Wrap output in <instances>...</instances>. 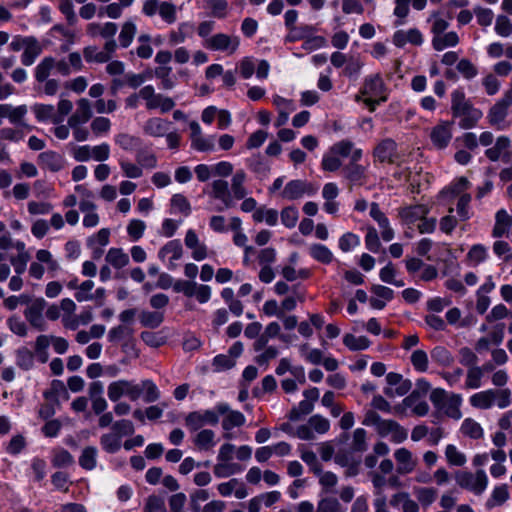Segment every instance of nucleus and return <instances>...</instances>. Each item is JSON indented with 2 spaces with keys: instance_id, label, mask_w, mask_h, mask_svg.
<instances>
[{
  "instance_id": "obj_1",
  "label": "nucleus",
  "mask_w": 512,
  "mask_h": 512,
  "mask_svg": "<svg viewBox=\"0 0 512 512\" xmlns=\"http://www.w3.org/2000/svg\"><path fill=\"white\" fill-rule=\"evenodd\" d=\"M234 456L240 461H248L252 456V448L248 445L236 447L230 442L223 443L218 451L214 474L218 478H226L243 471V467L233 462Z\"/></svg>"
},
{
  "instance_id": "obj_2",
  "label": "nucleus",
  "mask_w": 512,
  "mask_h": 512,
  "mask_svg": "<svg viewBox=\"0 0 512 512\" xmlns=\"http://www.w3.org/2000/svg\"><path fill=\"white\" fill-rule=\"evenodd\" d=\"M430 400L434 407L442 414L454 420L462 418V396L456 393H448L442 388H435L430 393Z\"/></svg>"
},
{
  "instance_id": "obj_3",
  "label": "nucleus",
  "mask_w": 512,
  "mask_h": 512,
  "mask_svg": "<svg viewBox=\"0 0 512 512\" xmlns=\"http://www.w3.org/2000/svg\"><path fill=\"white\" fill-rule=\"evenodd\" d=\"M469 403L472 407L481 410L490 409L494 405L504 409L511 403V392L509 389H487L471 395Z\"/></svg>"
},
{
  "instance_id": "obj_4",
  "label": "nucleus",
  "mask_w": 512,
  "mask_h": 512,
  "mask_svg": "<svg viewBox=\"0 0 512 512\" xmlns=\"http://www.w3.org/2000/svg\"><path fill=\"white\" fill-rule=\"evenodd\" d=\"M385 85L379 74L367 76L364 79L360 94L355 96V101H363L364 104L374 111L376 106L386 100L384 96Z\"/></svg>"
},
{
  "instance_id": "obj_5",
  "label": "nucleus",
  "mask_w": 512,
  "mask_h": 512,
  "mask_svg": "<svg viewBox=\"0 0 512 512\" xmlns=\"http://www.w3.org/2000/svg\"><path fill=\"white\" fill-rule=\"evenodd\" d=\"M355 145L350 140H341L333 144L323 155L321 167L325 171L334 172L342 166L341 158H349Z\"/></svg>"
},
{
  "instance_id": "obj_6",
  "label": "nucleus",
  "mask_w": 512,
  "mask_h": 512,
  "mask_svg": "<svg viewBox=\"0 0 512 512\" xmlns=\"http://www.w3.org/2000/svg\"><path fill=\"white\" fill-rule=\"evenodd\" d=\"M457 484L475 495H481L488 487V476L483 469L476 472H460L456 475Z\"/></svg>"
},
{
  "instance_id": "obj_7",
  "label": "nucleus",
  "mask_w": 512,
  "mask_h": 512,
  "mask_svg": "<svg viewBox=\"0 0 512 512\" xmlns=\"http://www.w3.org/2000/svg\"><path fill=\"white\" fill-rule=\"evenodd\" d=\"M107 395L112 402H117L122 397L136 401L141 396V390L135 381L119 379L108 385Z\"/></svg>"
},
{
  "instance_id": "obj_8",
  "label": "nucleus",
  "mask_w": 512,
  "mask_h": 512,
  "mask_svg": "<svg viewBox=\"0 0 512 512\" xmlns=\"http://www.w3.org/2000/svg\"><path fill=\"white\" fill-rule=\"evenodd\" d=\"M511 105L510 96H502L497 100L487 113L489 124L499 131L506 130L510 126L507 116Z\"/></svg>"
},
{
  "instance_id": "obj_9",
  "label": "nucleus",
  "mask_w": 512,
  "mask_h": 512,
  "mask_svg": "<svg viewBox=\"0 0 512 512\" xmlns=\"http://www.w3.org/2000/svg\"><path fill=\"white\" fill-rule=\"evenodd\" d=\"M203 47L212 51L225 52L227 55L234 54L240 46V38L236 35L217 33L206 41H202Z\"/></svg>"
},
{
  "instance_id": "obj_10",
  "label": "nucleus",
  "mask_w": 512,
  "mask_h": 512,
  "mask_svg": "<svg viewBox=\"0 0 512 512\" xmlns=\"http://www.w3.org/2000/svg\"><path fill=\"white\" fill-rule=\"evenodd\" d=\"M349 158L350 162L343 169L345 178L352 185L361 186L365 184L367 180V167L358 164V161L362 158V150L355 147Z\"/></svg>"
},
{
  "instance_id": "obj_11",
  "label": "nucleus",
  "mask_w": 512,
  "mask_h": 512,
  "mask_svg": "<svg viewBox=\"0 0 512 512\" xmlns=\"http://www.w3.org/2000/svg\"><path fill=\"white\" fill-rule=\"evenodd\" d=\"M485 156L492 162H510L512 159V144L510 138L505 135L497 137L494 145L485 150Z\"/></svg>"
},
{
  "instance_id": "obj_12",
  "label": "nucleus",
  "mask_w": 512,
  "mask_h": 512,
  "mask_svg": "<svg viewBox=\"0 0 512 512\" xmlns=\"http://www.w3.org/2000/svg\"><path fill=\"white\" fill-rule=\"evenodd\" d=\"M453 136V122L439 121L430 129L429 137L432 145L442 150L448 147Z\"/></svg>"
},
{
  "instance_id": "obj_13",
  "label": "nucleus",
  "mask_w": 512,
  "mask_h": 512,
  "mask_svg": "<svg viewBox=\"0 0 512 512\" xmlns=\"http://www.w3.org/2000/svg\"><path fill=\"white\" fill-rule=\"evenodd\" d=\"M388 386L384 389L386 396L394 398L406 395L412 388V382L404 379L399 373L390 372L386 375Z\"/></svg>"
},
{
  "instance_id": "obj_14",
  "label": "nucleus",
  "mask_w": 512,
  "mask_h": 512,
  "mask_svg": "<svg viewBox=\"0 0 512 512\" xmlns=\"http://www.w3.org/2000/svg\"><path fill=\"white\" fill-rule=\"evenodd\" d=\"M313 186L305 180L289 181L280 193L283 199L292 201L302 198L304 195H313L315 193Z\"/></svg>"
},
{
  "instance_id": "obj_15",
  "label": "nucleus",
  "mask_w": 512,
  "mask_h": 512,
  "mask_svg": "<svg viewBox=\"0 0 512 512\" xmlns=\"http://www.w3.org/2000/svg\"><path fill=\"white\" fill-rule=\"evenodd\" d=\"M45 307L46 301L43 298H38L31 302L24 311L26 320L39 331L46 330V321L43 317Z\"/></svg>"
},
{
  "instance_id": "obj_16",
  "label": "nucleus",
  "mask_w": 512,
  "mask_h": 512,
  "mask_svg": "<svg viewBox=\"0 0 512 512\" xmlns=\"http://www.w3.org/2000/svg\"><path fill=\"white\" fill-rule=\"evenodd\" d=\"M394 409L396 413H406L410 409L414 415L422 417L428 414L429 405L426 401L420 399L418 392H412Z\"/></svg>"
},
{
  "instance_id": "obj_17",
  "label": "nucleus",
  "mask_w": 512,
  "mask_h": 512,
  "mask_svg": "<svg viewBox=\"0 0 512 512\" xmlns=\"http://www.w3.org/2000/svg\"><path fill=\"white\" fill-rule=\"evenodd\" d=\"M377 433L380 437H388L390 441L395 444L404 442L408 437L407 430L398 422L391 419H385L380 424Z\"/></svg>"
},
{
  "instance_id": "obj_18",
  "label": "nucleus",
  "mask_w": 512,
  "mask_h": 512,
  "mask_svg": "<svg viewBox=\"0 0 512 512\" xmlns=\"http://www.w3.org/2000/svg\"><path fill=\"white\" fill-rule=\"evenodd\" d=\"M429 207L424 204L405 206L399 209L398 215L403 224L412 226L429 214Z\"/></svg>"
},
{
  "instance_id": "obj_19",
  "label": "nucleus",
  "mask_w": 512,
  "mask_h": 512,
  "mask_svg": "<svg viewBox=\"0 0 512 512\" xmlns=\"http://www.w3.org/2000/svg\"><path fill=\"white\" fill-rule=\"evenodd\" d=\"M394 459L397 464L396 471L399 475L410 474L417 466V459L412 452L405 447L398 448L394 451Z\"/></svg>"
},
{
  "instance_id": "obj_20",
  "label": "nucleus",
  "mask_w": 512,
  "mask_h": 512,
  "mask_svg": "<svg viewBox=\"0 0 512 512\" xmlns=\"http://www.w3.org/2000/svg\"><path fill=\"white\" fill-rule=\"evenodd\" d=\"M210 195L212 198L219 200L222 203V207L218 208L219 211L231 208L235 204L229 190V184L225 180L219 179L213 181Z\"/></svg>"
},
{
  "instance_id": "obj_21",
  "label": "nucleus",
  "mask_w": 512,
  "mask_h": 512,
  "mask_svg": "<svg viewBox=\"0 0 512 512\" xmlns=\"http://www.w3.org/2000/svg\"><path fill=\"white\" fill-rule=\"evenodd\" d=\"M38 163L42 169L54 173L63 170L67 165L65 158L52 150L40 153L38 155Z\"/></svg>"
},
{
  "instance_id": "obj_22",
  "label": "nucleus",
  "mask_w": 512,
  "mask_h": 512,
  "mask_svg": "<svg viewBox=\"0 0 512 512\" xmlns=\"http://www.w3.org/2000/svg\"><path fill=\"white\" fill-rule=\"evenodd\" d=\"M13 125L12 127H3L0 129V141L18 144L22 142L26 134L33 129V127L27 123Z\"/></svg>"
},
{
  "instance_id": "obj_23",
  "label": "nucleus",
  "mask_w": 512,
  "mask_h": 512,
  "mask_svg": "<svg viewBox=\"0 0 512 512\" xmlns=\"http://www.w3.org/2000/svg\"><path fill=\"white\" fill-rule=\"evenodd\" d=\"M451 109L455 116H464L472 114L475 120L481 117L479 110H473L471 105L466 101L465 95L461 90H455L451 94Z\"/></svg>"
},
{
  "instance_id": "obj_24",
  "label": "nucleus",
  "mask_w": 512,
  "mask_h": 512,
  "mask_svg": "<svg viewBox=\"0 0 512 512\" xmlns=\"http://www.w3.org/2000/svg\"><path fill=\"white\" fill-rule=\"evenodd\" d=\"M373 155L380 162H395L398 159L396 142L390 138L382 140L374 148Z\"/></svg>"
},
{
  "instance_id": "obj_25",
  "label": "nucleus",
  "mask_w": 512,
  "mask_h": 512,
  "mask_svg": "<svg viewBox=\"0 0 512 512\" xmlns=\"http://www.w3.org/2000/svg\"><path fill=\"white\" fill-rule=\"evenodd\" d=\"M217 410L219 414L225 415L222 420L223 430H232L245 424V416L240 411L230 410L226 404H219Z\"/></svg>"
},
{
  "instance_id": "obj_26",
  "label": "nucleus",
  "mask_w": 512,
  "mask_h": 512,
  "mask_svg": "<svg viewBox=\"0 0 512 512\" xmlns=\"http://www.w3.org/2000/svg\"><path fill=\"white\" fill-rule=\"evenodd\" d=\"M28 113V107L25 104L13 106L11 104H0V117L8 119L11 124L25 123L24 119Z\"/></svg>"
},
{
  "instance_id": "obj_27",
  "label": "nucleus",
  "mask_w": 512,
  "mask_h": 512,
  "mask_svg": "<svg viewBox=\"0 0 512 512\" xmlns=\"http://www.w3.org/2000/svg\"><path fill=\"white\" fill-rule=\"evenodd\" d=\"M370 216L378 223L381 229V237L389 242L394 238V230L391 228L388 218L380 210L377 203H372L370 207Z\"/></svg>"
},
{
  "instance_id": "obj_28",
  "label": "nucleus",
  "mask_w": 512,
  "mask_h": 512,
  "mask_svg": "<svg viewBox=\"0 0 512 512\" xmlns=\"http://www.w3.org/2000/svg\"><path fill=\"white\" fill-rule=\"evenodd\" d=\"M393 43L397 47H403L408 43L421 45L423 43V36L417 28L397 30L393 35Z\"/></svg>"
},
{
  "instance_id": "obj_29",
  "label": "nucleus",
  "mask_w": 512,
  "mask_h": 512,
  "mask_svg": "<svg viewBox=\"0 0 512 512\" xmlns=\"http://www.w3.org/2000/svg\"><path fill=\"white\" fill-rule=\"evenodd\" d=\"M246 179L247 174L243 169H239L233 174L229 190L234 202L235 200H241L247 196L248 190L245 187Z\"/></svg>"
},
{
  "instance_id": "obj_30",
  "label": "nucleus",
  "mask_w": 512,
  "mask_h": 512,
  "mask_svg": "<svg viewBox=\"0 0 512 512\" xmlns=\"http://www.w3.org/2000/svg\"><path fill=\"white\" fill-rule=\"evenodd\" d=\"M92 104L87 98H80L76 101V110L68 118V122L86 124L92 117Z\"/></svg>"
},
{
  "instance_id": "obj_31",
  "label": "nucleus",
  "mask_w": 512,
  "mask_h": 512,
  "mask_svg": "<svg viewBox=\"0 0 512 512\" xmlns=\"http://www.w3.org/2000/svg\"><path fill=\"white\" fill-rule=\"evenodd\" d=\"M158 256L163 261L168 260L169 268L176 266V261L182 257V246L178 241H170L160 249Z\"/></svg>"
},
{
  "instance_id": "obj_32",
  "label": "nucleus",
  "mask_w": 512,
  "mask_h": 512,
  "mask_svg": "<svg viewBox=\"0 0 512 512\" xmlns=\"http://www.w3.org/2000/svg\"><path fill=\"white\" fill-rule=\"evenodd\" d=\"M390 505L403 512H419V504L406 492H399L392 496Z\"/></svg>"
},
{
  "instance_id": "obj_33",
  "label": "nucleus",
  "mask_w": 512,
  "mask_h": 512,
  "mask_svg": "<svg viewBox=\"0 0 512 512\" xmlns=\"http://www.w3.org/2000/svg\"><path fill=\"white\" fill-rule=\"evenodd\" d=\"M31 109L39 122L51 121L54 124L62 123V117H57L53 105L36 103Z\"/></svg>"
},
{
  "instance_id": "obj_34",
  "label": "nucleus",
  "mask_w": 512,
  "mask_h": 512,
  "mask_svg": "<svg viewBox=\"0 0 512 512\" xmlns=\"http://www.w3.org/2000/svg\"><path fill=\"white\" fill-rule=\"evenodd\" d=\"M117 25L113 22L96 23L92 22L87 25V33L91 37L101 36L104 39L113 38L117 32Z\"/></svg>"
},
{
  "instance_id": "obj_35",
  "label": "nucleus",
  "mask_w": 512,
  "mask_h": 512,
  "mask_svg": "<svg viewBox=\"0 0 512 512\" xmlns=\"http://www.w3.org/2000/svg\"><path fill=\"white\" fill-rule=\"evenodd\" d=\"M216 444L215 433L210 429H203L194 437V446L198 451H212Z\"/></svg>"
},
{
  "instance_id": "obj_36",
  "label": "nucleus",
  "mask_w": 512,
  "mask_h": 512,
  "mask_svg": "<svg viewBox=\"0 0 512 512\" xmlns=\"http://www.w3.org/2000/svg\"><path fill=\"white\" fill-rule=\"evenodd\" d=\"M194 149L200 152H212L215 150V135L204 136L200 126L194 122Z\"/></svg>"
},
{
  "instance_id": "obj_37",
  "label": "nucleus",
  "mask_w": 512,
  "mask_h": 512,
  "mask_svg": "<svg viewBox=\"0 0 512 512\" xmlns=\"http://www.w3.org/2000/svg\"><path fill=\"white\" fill-rule=\"evenodd\" d=\"M246 165L259 178L266 177L270 172L269 162L259 153L246 159Z\"/></svg>"
},
{
  "instance_id": "obj_38",
  "label": "nucleus",
  "mask_w": 512,
  "mask_h": 512,
  "mask_svg": "<svg viewBox=\"0 0 512 512\" xmlns=\"http://www.w3.org/2000/svg\"><path fill=\"white\" fill-rule=\"evenodd\" d=\"M41 53L42 46L39 41L35 37L30 36V40L26 44L21 55V63L25 66H31Z\"/></svg>"
},
{
  "instance_id": "obj_39",
  "label": "nucleus",
  "mask_w": 512,
  "mask_h": 512,
  "mask_svg": "<svg viewBox=\"0 0 512 512\" xmlns=\"http://www.w3.org/2000/svg\"><path fill=\"white\" fill-rule=\"evenodd\" d=\"M459 43V36L456 32L450 31L433 36L432 46L436 51L455 47Z\"/></svg>"
},
{
  "instance_id": "obj_40",
  "label": "nucleus",
  "mask_w": 512,
  "mask_h": 512,
  "mask_svg": "<svg viewBox=\"0 0 512 512\" xmlns=\"http://www.w3.org/2000/svg\"><path fill=\"white\" fill-rule=\"evenodd\" d=\"M512 226V215L508 214L506 210L501 209L496 213L495 225L493 228V236L496 238L505 235Z\"/></svg>"
},
{
  "instance_id": "obj_41",
  "label": "nucleus",
  "mask_w": 512,
  "mask_h": 512,
  "mask_svg": "<svg viewBox=\"0 0 512 512\" xmlns=\"http://www.w3.org/2000/svg\"><path fill=\"white\" fill-rule=\"evenodd\" d=\"M169 124L170 123L164 119L151 118L145 123L143 130L152 137H162L168 132Z\"/></svg>"
},
{
  "instance_id": "obj_42",
  "label": "nucleus",
  "mask_w": 512,
  "mask_h": 512,
  "mask_svg": "<svg viewBox=\"0 0 512 512\" xmlns=\"http://www.w3.org/2000/svg\"><path fill=\"white\" fill-rule=\"evenodd\" d=\"M252 218L255 222H264L269 226H275L278 223L279 215L276 209L261 206L254 211Z\"/></svg>"
},
{
  "instance_id": "obj_43",
  "label": "nucleus",
  "mask_w": 512,
  "mask_h": 512,
  "mask_svg": "<svg viewBox=\"0 0 512 512\" xmlns=\"http://www.w3.org/2000/svg\"><path fill=\"white\" fill-rule=\"evenodd\" d=\"M105 260L108 264L116 269H121L128 265L129 256L124 252L122 248H110L105 256Z\"/></svg>"
},
{
  "instance_id": "obj_44",
  "label": "nucleus",
  "mask_w": 512,
  "mask_h": 512,
  "mask_svg": "<svg viewBox=\"0 0 512 512\" xmlns=\"http://www.w3.org/2000/svg\"><path fill=\"white\" fill-rule=\"evenodd\" d=\"M446 461L451 466L462 467L467 462V457L456 445L448 444L444 450Z\"/></svg>"
},
{
  "instance_id": "obj_45",
  "label": "nucleus",
  "mask_w": 512,
  "mask_h": 512,
  "mask_svg": "<svg viewBox=\"0 0 512 512\" xmlns=\"http://www.w3.org/2000/svg\"><path fill=\"white\" fill-rule=\"evenodd\" d=\"M51 345L50 335H39L34 344V354L38 361L46 363L49 359L48 348Z\"/></svg>"
},
{
  "instance_id": "obj_46",
  "label": "nucleus",
  "mask_w": 512,
  "mask_h": 512,
  "mask_svg": "<svg viewBox=\"0 0 512 512\" xmlns=\"http://www.w3.org/2000/svg\"><path fill=\"white\" fill-rule=\"evenodd\" d=\"M508 486L506 484H500L493 488L489 499L487 500V506L493 508L501 506L509 499Z\"/></svg>"
},
{
  "instance_id": "obj_47",
  "label": "nucleus",
  "mask_w": 512,
  "mask_h": 512,
  "mask_svg": "<svg viewBox=\"0 0 512 512\" xmlns=\"http://www.w3.org/2000/svg\"><path fill=\"white\" fill-rule=\"evenodd\" d=\"M203 8L219 19L227 16L228 2L227 0H204Z\"/></svg>"
},
{
  "instance_id": "obj_48",
  "label": "nucleus",
  "mask_w": 512,
  "mask_h": 512,
  "mask_svg": "<svg viewBox=\"0 0 512 512\" xmlns=\"http://www.w3.org/2000/svg\"><path fill=\"white\" fill-rule=\"evenodd\" d=\"M36 259L41 264H45L47 267L48 273L51 275V277H54L55 274L60 269L59 262L53 258V255L50 251L46 249H40L36 252Z\"/></svg>"
},
{
  "instance_id": "obj_49",
  "label": "nucleus",
  "mask_w": 512,
  "mask_h": 512,
  "mask_svg": "<svg viewBox=\"0 0 512 512\" xmlns=\"http://www.w3.org/2000/svg\"><path fill=\"white\" fill-rule=\"evenodd\" d=\"M310 256L318 262L329 264L333 260L332 251L323 244H312L309 246Z\"/></svg>"
},
{
  "instance_id": "obj_50",
  "label": "nucleus",
  "mask_w": 512,
  "mask_h": 512,
  "mask_svg": "<svg viewBox=\"0 0 512 512\" xmlns=\"http://www.w3.org/2000/svg\"><path fill=\"white\" fill-rule=\"evenodd\" d=\"M98 450L94 446H87L79 457V465L86 470H93L97 465Z\"/></svg>"
},
{
  "instance_id": "obj_51",
  "label": "nucleus",
  "mask_w": 512,
  "mask_h": 512,
  "mask_svg": "<svg viewBox=\"0 0 512 512\" xmlns=\"http://www.w3.org/2000/svg\"><path fill=\"white\" fill-rule=\"evenodd\" d=\"M471 184L466 177H460L453 181L442 193L444 195H451L453 197H460L462 194H468L466 191L470 188Z\"/></svg>"
},
{
  "instance_id": "obj_52",
  "label": "nucleus",
  "mask_w": 512,
  "mask_h": 512,
  "mask_svg": "<svg viewBox=\"0 0 512 512\" xmlns=\"http://www.w3.org/2000/svg\"><path fill=\"white\" fill-rule=\"evenodd\" d=\"M461 433L472 439H480L483 437V428L481 425L471 418H466L461 424Z\"/></svg>"
},
{
  "instance_id": "obj_53",
  "label": "nucleus",
  "mask_w": 512,
  "mask_h": 512,
  "mask_svg": "<svg viewBox=\"0 0 512 512\" xmlns=\"http://www.w3.org/2000/svg\"><path fill=\"white\" fill-rule=\"evenodd\" d=\"M115 143L125 151H133L141 145L140 138L128 134L119 133L114 138Z\"/></svg>"
},
{
  "instance_id": "obj_54",
  "label": "nucleus",
  "mask_w": 512,
  "mask_h": 512,
  "mask_svg": "<svg viewBox=\"0 0 512 512\" xmlns=\"http://www.w3.org/2000/svg\"><path fill=\"white\" fill-rule=\"evenodd\" d=\"M137 32L136 24L128 20L123 23L120 34H119V43L123 48H127L133 41Z\"/></svg>"
},
{
  "instance_id": "obj_55",
  "label": "nucleus",
  "mask_w": 512,
  "mask_h": 512,
  "mask_svg": "<svg viewBox=\"0 0 512 512\" xmlns=\"http://www.w3.org/2000/svg\"><path fill=\"white\" fill-rule=\"evenodd\" d=\"M121 440L120 436L112 431L111 433H106L101 436L100 444L106 452L116 453L121 448Z\"/></svg>"
},
{
  "instance_id": "obj_56",
  "label": "nucleus",
  "mask_w": 512,
  "mask_h": 512,
  "mask_svg": "<svg viewBox=\"0 0 512 512\" xmlns=\"http://www.w3.org/2000/svg\"><path fill=\"white\" fill-rule=\"evenodd\" d=\"M55 66V59L53 57H45L35 68V78L38 82H44L48 79L52 69Z\"/></svg>"
},
{
  "instance_id": "obj_57",
  "label": "nucleus",
  "mask_w": 512,
  "mask_h": 512,
  "mask_svg": "<svg viewBox=\"0 0 512 512\" xmlns=\"http://www.w3.org/2000/svg\"><path fill=\"white\" fill-rule=\"evenodd\" d=\"M174 106L175 103L172 98L164 96L162 94H156L152 101L148 102L147 109H159L162 113H166L172 110Z\"/></svg>"
},
{
  "instance_id": "obj_58",
  "label": "nucleus",
  "mask_w": 512,
  "mask_h": 512,
  "mask_svg": "<svg viewBox=\"0 0 512 512\" xmlns=\"http://www.w3.org/2000/svg\"><path fill=\"white\" fill-rule=\"evenodd\" d=\"M51 463L57 468L68 467L74 463V457L69 451L58 448L53 451Z\"/></svg>"
},
{
  "instance_id": "obj_59",
  "label": "nucleus",
  "mask_w": 512,
  "mask_h": 512,
  "mask_svg": "<svg viewBox=\"0 0 512 512\" xmlns=\"http://www.w3.org/2000/svg\"><path fill=\"white\" fill-rule=\"evenodd\" d=\"M141 395L144 393V401L147 403L155 402L160 398V391L156 384L151 380H143L138 383Z\"/></svg>"
},
{
  "instance_id": "obj_60",
  "label": "nucleus",
  "mask_w": 512,
  "mask_h": 512,
  "mask_svg": "<svg viewBox=\"0 0 512 512\" xmlns=\"http://www.w3.org/2000/svg\"><path fill=\"white\" fill-rule=\"evenodd\" d=\"M343 343L352 351L365 350L370 346V341L366 336H355L346 334Z\"/></svg>"
},
{
  "instance_id": "obj_61",
  "label": "nucleus",
  "mask_w": 512,
  "mask_h": 512,
  "mask_svg": "<svg viewBox=\"0 0 512 512\" xmlns=\"http://www.w3.org/2000/svg\"><path fill=\"white\" fill-rule=\"evenodd\" d=\"M433 361L441 366L448 367L454 363V357L451 352L443 346H437L431 351Z\"/></svg>"
},
{
  "instance_id": "obj_62",
  "label": "nucleus",
  "mask_w": 512,
  "mask_h": 512,
  "mask_svg": "<svg viewBox=\"0 0 512 512\" xmlns=\"http://www.w3.org/2000/svg\"><path fill=\"white\" fill-rule=\"evenodd\" d=\"M192 33V26L190 23H181L176 30L170 33L169 41L173 45L183 43Z\"/></svg>"
},
{
  "instance_id": "obj_63",
  "label": "nucleus",
  "mask_w": 512,
  "mask_h": 512,
  "mask_svg": "<svg viewBox=\"0 0 512 512\" xmlns=\"http://www.w3.org/2000/svg\"><path fill=\"white\" fill-rule=\"evenodd\" d=\"M414 492L419 503L425 507L431 505L437 498V490L433 487H419Z\"/></svg>"
},
{
  "instance_id": "obj_64",
  "label": "nucleus",
  "mask_w": 512,
  "mask_h": 512,
  "mask_svg": "<svg viewBox=\"0 0 512 512\" xmlns=\"http://www.w3.org/2000/svg\"><path fill=\"white\" fill-rule=\"evenodd\" d=\"M494 30L500 37L507 38L512 35V23L510 19L503 14L496 17Z\"/></svg>"
}]
</instances>
